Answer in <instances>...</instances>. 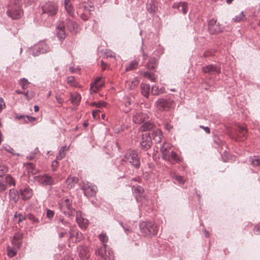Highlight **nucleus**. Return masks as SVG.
<instances>
[{
	"label": "nucleus",
	"mask_w": 260,
	"mask_h": 260,
	"mask_svg": "<svg viewBox=\"0 0 260 260\" xmlns=\"http://www.w3.org/2000/svg\"><path fill=\"white\" fill-rule=\"evenodd\" d=\"M171 148L167 146H165V145H161L160 153L162 158L172 164L178 163L182 161V158L178 155V154L174 151H170Z\"/></svg>",
	"instance_id": "obj_1"
},
{
	"label": "nucleus",
	"mask_w": 260,
	"mask_h": 260,
	"mask_svg": "<svg viewBox=\"0 0 260 260\" xmlns=\"http://www.w3.org/2000/svg\"><path fill=\"white\" fill-rule=\"evenodd\" d=\"M60 211L69 217L74 213V209L72 206V201L66 198H62L58 202Z\"/></svg>",
	"instance_id": "obj_2"
},
{
	"label": "nucleus",
	"mask_w": 260,
	"mask_h": 260,
	"mask_svg": "<svg viewBox=\"0 0 260 260\" xmlns=\"http://www.w3.org/2000/svg\"><path fill=\"white\" fill-rule=\"evenodd\" d=\"M140 229L145 236H154L157 234L158 228L156 224L151 221H143L140 223Z\"/></svg>",
	"instance_id": "obj_3"
},
{
	"label": "nucleus",
	"mask_w": 260,
	"mask_h": 260,
	"mask_svg": "<svg viewBox=\"0 0 260 260\" xmlns=\"http://www.w3.org/2000/svg\"><path fill=\"white\" fill-rule=\"evenodd\" d=\"M42 18L46 16L52 17L56 14L58 10V5L52 2H48L42 6Z\"/></svg>",
	"instance_id": "obj_4"
},
{
	"label": "nucleus",
	"mask_w": 260,
	"mask_h": 260,
	"mask_svg": "<svg viewBox=\"0 0 260 260\" xmlns=\"http://www.w3.org/2000/svg\"><path fill=\"white\" fill-rule=\"evenodd\" d=\"M95 253L101 257V260H114L113 252L107 245H102L97 249Z\"/></svg>",
	"instance_id": "obj_5"
},
{
	"label": "nucleus",
	"mask_w": 260,
	"mask_h": 260,
	"mask_svg": "<svg viewBox=\"0 0 260 260\" xmlns=\"http://www.w3.org/2000/svg\"><path fill=\"white\" fill-rule=\"evenodd\" d=\"M125 158L135 168L138 169L140 168L141 161L136 150H133L127 152L125 155Z\"/></svg>",
	"instance_id": "obj_6"
},
{
	"label": "nucleus",
	"mask_w": 260,
	"mask_h": 260,
	"mask_svg": "<svg viewBox=\"0 0 260 260\" xmlns=\"http://www.w3.org/2000/svg\"><path fill=\"white\" fill-rule=\"evenodd\" d=\"M247 130L244 126H237L231 133V137L236 141H244L246 138Z\"/></svg>",
	"instance_id": "obj_7"
},
{
	"label": "nucleus",
	"mask_w": 260,
	"mask_h": 260,
	"mask_svg": "<svg viewBox=\"0 0 260 260\" xmlns=\"http://www.w3.org/2000/svg\"><path fill=\"white\" fill-rule=\"evenodd\" d=\"M7 13L12 19H18L21 17L22 11L19 5L15 2L14 6H9Z\"/></svg>",
	"instance_id": "obj_8"
},
{
	"label": "nucleus",
	"mask_w": 260,
	"mask_h": 260,
	"mask_svg": "<svg viewBox=\"0 0 260 260\" xmlns=\"http://www.w3.org/2000/svg\"><path fill=\"white\" fill-rule=\"evenodd\" d=\"M173 103V101L170 99L160 98L157 100L155 105L159 110L167 111L171 108Z\"/></svg>",
	"instance_id": "obj_9"
},
{
	"label": "nucleus",
	"mask_w": 260,
	"mask_h": 260,
	"mask_svg": "<svg viewBox=\"0 0 260 260\" xmlns=\"http://www.w3.org/2000/svg\"><path fill=\"white\" fill-rule=\"evenodd\" d=\"M50 50L49 46L44 41L39 42L35 45L32 51L33 56H38L41 54L45 53Z\"/></svg>",
	"instance_id": "obj_10"
},
{
	"label": "nucleus",
	"mask_w": 260,
	"mask_h": 260,
	"mask_svg": "<svg viewBox=\"0 0 260 260\" xmlns=\"http://www.w3.org/2000/svg\"><path fill=\"white\" fill-rule=\"evenodd\" d=\"M140 144L141 149L143 151H146L150 149L152 142L149 133H145L142 135Z\"/></svg>",
	"instance_id": "obj_11"
},
{
	"label": "nucleus",
	"mask_w": 260,
	"mask_h": 260,
	"mask_svg": "<svg viewBox=\"0 0 260 260\" xmlns=\"http://www.w3.org/2000/svg\"><path fill=\"white\" fill-rule=\"evenodd\" d=\"M36 180L43 186L52 185L54 184L53 178L47 174L37 176Z\"/></svg>",
	"instance_id": "obj_12"
},
{
	"label": "nucleus",
	"mask_w": 260,
	"mask_h": 260,
	"mask_svg": "<svg viewBox=\"0 0 260 260\" xmlns=\"http://www.w3.org/2000/svg\"><path fill=\"white\" fill-rule=\"evenodd\" d=\"M82 189L83 190L84 194L87 197H91L95 196L98 188L95 185L89 184L88 183H84L82 187Z\"/></svg>",
	"instance_id": "obj_13"
},
{
	"label": "nucleus",
	"mask_w": 260,
	"mask_h": 260,
	"mask_svg": "<svg viewBox=\"0 0 260 260\" xmlns=\"http://www.w3.org/2000/svg\"><path fill=\"white\" fill-rule=\"evenodd\" d=\"M208 30L211 34H215L221 32L222 28L216 20L212 19L208 22Z\"/></svg>",
	"instance_id": "obj_14"
},
{
	"label": "nucleus",
	"mask_w": 260,
	"mask_h": 260,
	"mask_svg": "<svg viewBox=\"0 0 260 260\" xmlns=\"http://www.w3.org/2000/svg\"><path fill=\"white\" fill-rule=\"evenodd\" d=\"M56 223L57 224L56 227L58 231L60 230L68 231V229L71 227L70 223L60 216L56 217Z\"/></svg>",
	"instance_id": "obj_15"
},
{
	"label": "nucleus",
	"mask_w": 260,
	"mask_h": 260,
	"mask_svg": "<svg viewBox=\"0 0 260 260\" xmlns=\"http://www.w3.org/2000/svg\"><path fill=\"white\" fill-rule=\"evenodd\" d=\"M148 119H149V117L147 113L137 112L133 116V121L135 123L141 124Z\"/></svg>",
	"instance_id": "obj_16"
},
{
	"label": "nucleus",
	"mask_w": 260,
	"mask_h": 260,
	"mask_svg": "<svg viewBox=\"0 0 260 260\" xmlns=\"http://www.w3.org/2000/svg\"><path fill=\"white\" fill-rule=\"evenodd\" d=\"M202 72L210 75L219 74L220 72V68L214 64H209L202 68Z\"/></svg>",
	"instance_id": "obj_17"
},
{
	"label": "nucleus",
	"mask_w": 260,
	"mask_h": 260,
	"mask_svg": "<svg viewBox=\"0 0 260 260\" xmlns=\"http://www.w3.org/2000/svg\"><path fill=\"white\" fill-rule=\"evenodd\" d=\"M133 193L137 202H141L144 197V189L141 186L132 187Z\"/></svg>",
	"instance_id": "obj_18"
},
{
	"label": "nucleus",
	"mask_w": 260,
	"mask_h": 260,
	"mask_svg": "<svg viewBox=\"0 0 260 260\" xmlns=\"http://www.w3.org/2000/svg\"><path fill=\"white\" fill-rule=\"evenodd\" d=\"M64 23L68 30L73 34H76L78 32L79 27L78 24L75 22L70 19H67Z\"/></svg>",
	"instance_id": "obj_19"
},
{
	"label": "nucleus",
	"mask_w": 260,
	"mask_h": 260,
	"mask_svg": "<svg viewBox=\"0 0 260 260\" xmlns=\"http://www.w3.org/2000/svg\"><path fill=\"white\" fill-rule=\"evenodd\" d=\"M19 192L22 199L24 200L30 199L32 196V190L28 186L21 188Z\"/></svg>",
	"instance_id": "obj_20"
},
{
	"label": "nucleus",
	"mask_w": 260,
	"mask_h": 260,
	"mask_svg": "<svg viewBox=\"0 0 260 260\" xmlns=\"http://www.w3.org/2000/svg\"><path fill=\"white\" fill-rule=\"evenodd\" d=\"M56 35L60 41L63 40L66 37V34L65 31L64 23L61 22L56 27Z\"/></svg>",
	"instance_id": "obj_21"
},
{
	"label": "nucleus",
	"mask_w": 260,
	"mask_h": 260,
	"mask_svg": "<svg viewBox=\"0 0 260 260\" xmlns=\"http://www.w3.org/2000/svg\"><path fill=\"white\" fill-rule=\"evenodd\" d=\"M89 251L86 246H81L79 248V256L82 260H87L89 257Z\"/></svg>",
	"instance_id": "obj_22"
},
{
	"label": "nucleus",
	"mask_w": 260,
	"mask_h": 260,
	"mask_svg": "<svg viewBox=\"0 0 260 260\" xmlns=\"http://www.w3.org/2000/svg\"><path fill=\"white\" fill-rule=\"evenodd\" d=\"M154 126L153 122L148 119L143 123V124L139 128V129L142 132L148 131L153 129Z\"/></svg>",
	"instance_id": "obj_23"
},
{
	"label": "nucleus",
	"mask_w": 260,
	"mask_h": 260,
	"mask_svg": "<svg viewBox=\"0 0 260 260\" xmlns=\"http://www.w3.org/2000/svg\"><path fill=\"white\" fill-rule=\"evenodd\" d=\"M173 8L178 9L179 11L181 12L183 14H185L187 12V4L185 2H179L174 4Z\"/></svg>",
	"instance_id": "obj_24"
},
{
	"label": "nucleus",
	"mask_w": 260,
	"mask_h": 260,
	"mask_svg": "<svg viewBox=\"0 0 260 260\" xmlns=\"http://www.w3.org/2000/svg\"><path fill=\"white\" fill-rule=\"evenodd\" d=\"M156 0H150L146 5L147 11L151 14H154L157 9V5L155 3Z\"/></svg>",
	"instance_id": "obj_25"
},
{
	"label": "nucleus",
	"mask_w": 260,
	"mask_h": 260,
	"mask_svg": "<svg viewBox=\"0 0 260 260\" xmlns=\"http://www.w3.org/2000/svg\"><path fill=\"white\" fill-rule=\"evenodd\" d=\"M22 238V235L21 234H16L14 237L13 239L12 240V244L15 247L19 248L21 245V239Z\"/></svg>",
	"instance_id": "obj_26"
},
{
	"label": "nucleus",
	"mask_w": 260,
	"mask_h": 260,
	"mask_svg": "<svg viewBox=\"0 0 260 260\" xmlns=\"http://www.w3.org/2000/svg\"><path fill=\"white\" fill-rule=\"evenodd\" d=\"M64 8L67 11L68 13L71 16H74V10L70 0H64Z\"/></svg>",
	"instance_id": "obj_27"
},
{
	"label": "nucleus",
	"mask_w": 260,
	"mask_h": 260,
	"mask_svg": "<svg viewBox=\"0 0 260 260\" xmlns=\"http://www.w3.org/2000/svg\"><path fill=\"white\" fill-rule=\"evenodd\" d=\"M161 136L162 133L161 132L156 128L153 131L152 133V136L153 137V140L157 143H160L161 141Z\"/></svg>",
	"instance_id": "obj_28"
},
{
	"label": "nucleus",
	"mask_w": 260,
	"mask_h": 260,
	"mask_svg": "<svg viewBox=\"0 0 260 260\" xmlns=\"http://www.w3.org/2000/svg\"><path fill=\"white\" fill-rule=\"evenodd\" d=\"M140 87L142 94L144 96L148 98L150 92V85L146 83H142Z\"/></svg>",
	"instance_id": "obj_29"
},
{
	"label": "nucleus",
	"mask_w": 260,
	"mask_h": 260,
	"mask_svg": "<svg viewBox=\"0 0 260 260\" xmlns=\"http://www.w3.org/2000/svg\"><path fill=\"white\" fill-rule=\"evenodd\" d=\"M78 181V178L77 177L71 176L69 177L66 180L68 187L70 188H73Z\"/></svg>",
	"instance_id": "obj_30"
},
{
	"label": "nucleus",
	"mask_w": 260,
	"mask_h": 260,
	"mask_svg": "<svg viewBox=\"0 0 260 260\" xmlns=\"http://www.w3.org/2000/svg\"><path fill=\"white\" fill-rule=\"evenodd\" d=\"M81 96L77 92L72 93L71 94V102L74 105H77L79 103L81 100Z\"/></svg>",
	"instance_id": "obj_31"
},
{
	"label": "nucleus",
	"mask_w": 260,
	"mask_h": 260,
	"mask_svg": "<svg viewBox=\"0 0 260 260\" xmlns=\"http://www.w3.org/2000/svg\"><path fill=\"white\" fill-rule=\"evenodd\" d=\"M89 8L90 9V10H88L86 11V13L83 12H79L77 11L78 14L80 15L81 18L82 20H83L84 21L87 20L89 17L90 12L94 10V7H90Z\"/></svg>",
	"instance_id": "obj_32"
},
{
	"label": "nucleus",
	"mask_w": 260,
	"mask_h": 260,
	"mask_svg": "<svg viewBox=\"0 0 260 260\" xmlns=\"http://www.w3.org/2000/svg\"><path fill=\"white\" fill-rule=\"evenodd\" d=\"M249 161H250L251 165L253 167H259L260 166V156L258 155H254L251 156L249 158Z\"/></svg>",
	"instance_id": "obj_33"
},
{
	"label": "nucleus",
	"mask_w": 260,
	"mask_h": 260,
	"mask_svg": "<svg viewBox=\"0 0 260 260\" xmlns=\"http://www.w3.org/2000/svg\"><path fill=\"white\" fill-rule=\"evenodd\" d=\"M157 65V60L155 57H150L147 64V68L149 69H154Z\"/></svg>",
	"instance_id": "obj_34"
},
{
	"label": "nucleus",
	"mask_w": 260,
	"mask_h": 260,
	"mask_svg": "<svg viewBox=\"0 0 260 260\" xmlns=\"http://www.w3.org/2000/svg\"><path fill=\"white\" fill-rule=\"evenodd\" d=\"M9 197L11 200H13L14 202H17L18 200V193L14 189H10L9 190Z\"/></svg>",
	"instance_id": "obj_35"
},
{
	"label": "nucleus",
	"mask_w": 260,
	"mask_h": 260,
	"mask_svg": "<svg viewBox=\"0 0 260 260\" xmlns=\"http://www.w3.org/2000/svg\"><path fill=\"white\" fill-rule=\"evenodd\" d=\"M76 220L82 229H85L86 228L87 220L83 218H79L78 214L76 215Z\"/></svg>",
	"instance_id": "obj_36"
},
{
	"label": "nucleus",
	"mask_w": 260,
	"mask_h": 260,
	"mask_svg": "<svg viewBox=\"0 0 260 260\" xmlns=\"http://www.w3.org/2000/svg\"><path fill=\"white\" fill-rule=\"evenodd\" d=\"M90 7H93L91 5H87L85 3H82L81 5H80L77 11H78L79 12H83L86 13V11L88 10H90V9L89 8Z\"/></svg>",
	"instance_id": "obj_37"
},
{
	"label": "nucleus",
	"mask_w": 260,
	"mask_h": 260,
	"mask_svg": "<svg viewBox=\"0 0 260 260\" xmlns=\"http://www.w3.org/2000/svg\"><path fill=\"white\" fill-rule=\"evenodd\" d=\"M138 61L136 60H133L129 63L128 66L126 67L125 70L128 71L135 69L138 67Z\"/></svg>",
	"instance_id": "obj_38"
},
{
	"label": "nucleus",
	"mask_w": 260,
	"mask_h": 260,
	"mask_svg": "<svg viewBox=\"0 0 260 260\" xmlns=\"http://www.w3.org/2000/svg\"><path fill=\"white\" fill-rule=\"evenodd\" d=\"M67 150V146L62 147L59 150L58 155L56 156V159L58 160H61L66 155L65 151Z\"/></svg>",
	"instance_id": "obj_39"
},
{
	"label": "nucleus",
	"mask_w": 260,
	"mask_h": 260,
	"mask_svg": "<svg viewBox=\"0 0 260 260\" xmlns=\"http://www.w3.org/2000/svg\"><path fill=\"white\" fill-rule=\"evenodd\" d=\"M16 92L18 94H22V95H24L25 96V98L26 99V100L28 101L30 100L34 96V93H31L29 94L28 91H27L26 92H25V91H22L17 90L16 91Z\"/></svg>",
	"instance_id": "obj_40"
},
{
	"label": "nucleus",
	"mask_w": 260,
	"mask_h": 260,
	"mask_svg": "<svg viewBox=\"0 0 260 260\" xmlns=\"http://www.w3.org/2000/svg\"><path fill=\"white\" fill-rule=\"evenodd\" d=\"M6 183L8 184L10 186L15 185V182L13 178L10 175H7L5 178V180Z\"/></svg>",
	"instance_id": "obj_41"
},
{
	"label": "nucleus",
	"mask_w": 260,
	"mask_h": 260,
	"mask_svg": "<svg viewBox=\"0 0 260 260\" xmlns=\"http://www.w3.org/2000/svg\"><path fill=\"white\" fill-rule=\"evenodd\" d=\"M29 84V82L28 80L25 78H22L19 81V85L23 89H25L28 87V85Z\"/></svg>",
	"instance_id": "obj_42"
},
{
	"label": "nucleus",
	"mask_w": 260,
	"mask_h": 260,
	"mask_svg": "<svg viewBox=\"0 0 260 260\" xmlns=\"http://www.w3.org/2000/svg\"><path fill=\"white\" fill-rule=\"evenodd\" d=\"M164 90V88L159 89L158 87L156 86H152L151 92L153 95H158L160 93H162Z\"/></svg>",
	"instance_id": "obj_43"
},
{
	"label": "nucleus",
	"mask_w": 260,
	"mask_h": 260,
	"mask_svg": "<svg viewBox=\"0 0 260 260\" xmlns=\"http://www.w3.org/2000/svg\"><path fill=\"white\" fill-rule=\"evenodd\" d=\"M107 103L104 101H100L98 102H93L91 104L92 106H95L96 108H101L105 107Z\"/></svg>",
	"instance_id": "obj_44"
},
{
	"label": "nucleus",
	"mask_w": 260,
	"mask_h": 260,
	"mask_svg": "<svg viewBox=\"0 0 260 260\" xmlns=\"http://www.w3.org/2000/svg\"><path fill=\"white\" fill-rule=\"evenodd\" d=\"M16 253H17V251L15 249L12 248L10 246H8L7 247V254L9 257H13L14 256H15Z\"/></svg>",
	"instance_id": "obj_45"
},
{
	"label": "nucleus",
	"mask_w": 260,
	"mask_h": 260,
	"mask_svg": "<svg viewBox=\"0 0 260 260\" xmlns=\"http://www.w3.org/2000/svg\"><path fill=\"white\" fill-rule=\"evenodd\" d=\"M99 238L101 242H102V245H106V243L108 241V238L105 234L102 233L99 235Z\"/></svg>",
	"instance_id": "obj_46"
},
{
	"label": "nucleus",
	"mask_w": 260,
	"mask_h": 260,
	"mask_svg": "<svg viewBox=\"0 0 260 260\" xmlns=\"http://www.w3.org/2000/svg\"><path fill=\"white\" fill-rule=\"evenodd\" d=\"M245 19V16L243 14V12H241L240 14L233 18V20L237 22L243 21Z\"/></svg>",
	"instance_id": "obj_47"
},
{
	"label": "nucleus",
	"mask_w": 260,
	"mask_h": 260,
	"mask_svg": "<svg viewBox=\"0 0 260 260\" xmlns=\"http://www.w3.org/2000/svg\"><path fill=\"white\" fill-rule=\"evenodd\" d=\"M144 76L145 77L149 78L152 81H154L155 79L154 74L153 73H150L148 71L144 72Z\"/></svg>",
	"instance_id": "obj_48"
},
{
	"label": "nucleus",
	"mask_w": 260,
	"mask_h": 260,
	"mask_svg": "<svg viewBox=\"0 0 260 260\" xmlns=\"http://www.w3.org/2000/svg\"><path fill=\"white\" fill-rule=\"evenodd\" d=\"M173 178L177 180L179 184L181 185H183L185 183V179L183 176L175 175L173 177Z\"/></svg>",
	"instance_id": "obj_49"
},
{
	"label": "nucleus",
	"mask_w": 260,
	"mask_h": 260,
	"mask_svg": "<svg viewBox=\"0 0 260 260\" xmlns=\"http://www.w3.org/2000/svg\"><path fill=\"white\" fill-rule=\"evenodd\" d=\"M2 147H3V149H4L6 151H7L10 153L13 154H15L14 152V149L10 146L8 145V144H3Z\"/></svg>",
	"instance_id": "obj_50"
},
{
	"label": "nucleus",
	"mask_w": 260,
	"mask_h": 260,
	"mask_svg": "<svg viewBox=\"0 0 260 260\" xmlns=\"http://www.w3.org/2000/svg\"><path fill=\"white\" fill-rule=\"evenodd\" d=\"M28 218L34 223H38L40 221L39 218L36 217L33 214L31 213L28 214Z\"/></svg>",
	"instance_id": "obj_51"
},
{
	"label": "nucleus",
	"mask_w": 260,
	"mask_h": 260,
	"mask_svg": "<svg viewBox=\"0 0 260 260\" xmlns=\"http://www.w3.org/2000/svg\"><path fill=\"white\" fill-rule=\"evenodd\" d=\"M7 185L4 180H0V192L6 190Z\"/></svg>",
	"instance_id": "obj_52"
},
{
	"label": "nucleus",
	"mask_w": 260,
	"mask_h": 260,
	"mask_svg": "<svg viewBox=\"0 0 260 260\" xmlns=\"http://www.w3.org/2000/svg\"><path fill=\"white\" fill-rule=\"evenodd\" d=\"M58 166V162L57 159H56L53 160L52 162V164H51L52 170L53 171H55L57 170Z\"/></svg>",
	"instance_id": "obj_53"
},
{
	"label": "nucleus",
	"mask_w": 260,
	"mask_h": 260,
	"mask_svg": "<svg viewBox=\"0 0 260 260\" xmlns=\"http://www.w3.org/2000/svg\"><path fill=\"white\" fill-rule=\"evenodd\" d=\"M75 80V77L73 76H71L68 77L67 78V83L69 84H70L72 86H76V85L74 83V81Z\"/></svg>",
	"instance_id": "obj_54"
},
{
	"label": "nucleus",
	"mask_w": 260,
	"mask_h": 260,
	"mask_svg": "<svg viewBox=\"0 0 260 260\" xmlns=\"http://www.w3.org/2000/svg\"><path fill=\"white\" fill-rule=\"evenodd\" d=\"M124 104L126 107H129L132 105L131 99L129 97H126L124 99Z\"/></svg>",
	"instance_id": "obj_55"
},
{
	"label": "nucleus",
	"mask_w": 260,
	"mask_h": 260,
	"mask_svg": "<svg viewBox=\"0 0 260 260\" xmlns=\"http://www.w3.org/2000/svg\"><path fill=\"white\" fill-rule=\"evenodd\" d=\"M46 215L47 218H48L50 219H51L54 216V212L53 211L51 210L48 209L46 211Z\"/></svg>",
	"instance_id": "obj_56"
},
{
	"label": "nucleus",
	"mask_w": 260,
	"mask_h": 260,
	"mask_svg": "<svg viewBox=\"0 0 260 260\" xmlns=\"http://www.w3.org/2000/svg\"><path fill=\"white\" fill-rule=\"evenodd\" d=\"M119 224L122 227V228L123 229V230H124V231L126 234H128L131 232V229L130 226H125L123 225V223L121 222H119Z\"/></svg>",
	"instance_id": "obj_57"
},
{
	"label": "nucleus",
	"mask_w": 260,
	"mask_h": 260,
	"mask_svg": "<svg viewBox=\"0 0 260 260\" xmlns=\"http://www.w3.org/2000/svg\"><path fill=\"white\" fill-rule=\"evenodd\" d=\"M83 238L82 234L80 232L76 231V235L75 237V242H78L81 240Z\"/></svg>",
	"instance_id": "obj_58"
},
{
	"label": "nucleus",
	"mask_w": 260,
	"mask_h": 260,
	"mask_svg": "<svg viewBox=\"0 0 260 260\" xmlns=\"http://www.w3.org/2000/svg\"><path fill=\"white\" fill-rule=\"evenodd\" d=\"M69 234H70V239L73 241H75V237H76V231L73 230H70V231L69 232Z\"/></svg>",
	"instance_id": "obj_59"
},
{
	"label": "nucleus",
	"mask_w": 260,
	"mask_h": 260,
	"mask_svg": "<svg viewBox=\"0 0 260 260\" xmlns=\"http://www.w3.org/2000/svg\"><path fill=\"white\" fill-rule=\"evenodd\" d=\"M5 107L6 105L4 99L2 98H0V112L3 109L5 108Z\"/></svg>",
	"instance_id": "obj_60"
},
{
	"label": "nucleus",
	"mask_w": 260,
	"mask_h": 260,
	"mask_svg": "<svg viewBox=\"0 0 260 260\" xmlns=\"http://www.w3.org/2000/svg\"><path fill=\"white\" fill-rule=\"evenodd\" d=\"M55 99L59 104H61L64 102V100L59 95H56Z\"/></svg>",
	"instance_id": "obj_61"
},
{
	"label": "nucleus",
	"mask_w": 260,
	"mask_h": 260,
	"mask_svg": "<svg viewBox=\"0 0 260 260\" xmlns=\"http://www.w3.org/2000/svg\"><path fill=\"white\" fill-rule=\"evenodd\" d=\"M58 231L59 232L58 235H59V238H62L67 234V231L60 230L59 231Z\"/></svg>",
	"instance_id": "obj_62"
},
{
	"label": "nucleus",
	"mask_w": 260,
	"mask_h": 260,
	"mask_svg": "<svg viewBox=\"0 0 260 260\" xmlns=\"http://www.w3.org/2000/svg\"><path fill=\"white\" fill-rule=\"evenodd\" d=\"M18 222H21L22 221L25 220L26 217L24 216L22 213H19L18 215Z\"/></svg>",
	"instance_id": "obj_63"
},
{
	"label": "nucleus",
	"mask_w": 260,
	"mask_h": 260,
	"mask_svg": "<svg viewBox=\"0 0 260 260\" xmlns=\"http://www.w3.org/2000/svg\"><path fill=\"white\" fill-rule=\"evenodd\" d=\"M0 168V173H6L8 171L7 167L4 165H1Z\"/></svg>",
	"instance_id": "obj_64"
}]
</instances>
